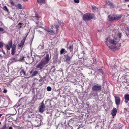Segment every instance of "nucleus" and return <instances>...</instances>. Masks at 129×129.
Segmentation results:
<instances>
[{"mask_svg": "<svg viewBox=\"0 0 129 129\" xmlns=\"http://www.w3.org/2000/svg\"><path fill=\"white\" fill-rule=\"evenodd\" d=\"M122 34L121 33H118L117 34L116 38L114 39L111 40L109 38H108L106 39L105 43L108 47L111 50L113 49V46L111 44L116 45L115 47V49H117L121 46L120 43H119L120 39L121 37Z\"/></svg>", "mask_w": 129, "mask_h": 129, "instance_id": "1", "label": "nucleus"}, {"mask_svg": "<svg viewBox=\"0 0 129 129\" xmlns=\"http://www.w3.org/2000/svg\"><path fill=\"white\" fill-rule=\"evenodd\" d=\"M122 17L121 15H117L116 14H111L108 16V18L109 21H113L118 20Z\"/></svg>", "mask_w": 129, "mask_h": 129, "instance_id": "2", "label": "nucleus"}, {"mask_svg": "<svg viewBox=\"0 0 129 129\" xmlns=\"http://www.w3.org/2000/svg\"><path fill=\"white\" fill-rule=\"evenodd\" d=\"M94 15L89 13H87L83 16V19L84 21H88L93 19L94 17Z\"/></svg>", "mask_w": 129, "mask_h": 129, "instance_id": "3", "label": "nucleus"}, {"mask_svg": "<svg viewBox=\"0 0 129 129\" xmlns=\"http://www.w3.org/2000/svg\"><path fill=\"white\" fill-rule=\"evenodd\" d=\"M42 121L41 118L36 117L35 120L34 122L35 126L37 127L41 125Z\"/></svg>", "mask_w": 129, "mask_h": 129, "instance_id": "4", "label": "nucleus"}, {"mask_svg": "<svg viewBox=\"0 0 129 129\" xmlns=\"http://www.w3.org/2000/svg\"><path fill=\"white\" fill-rule=\"evenodd\" d=\"M73 55H72L71 56L69 55L68 54L65 55L63 58V60L64 61L68 63H70L71 59L72 58Z\"/></svg>", "mask_w": 129, "mask_h": 129, "instance_id": "5", "label": "nucleus"}, {"mask_svg": "<svg viewBox=\"0 0 129 129\" xmlns=\"http://www.w3.org/2000/svg\"><path fill=\"white\" fill-rule=\"evenodd\" d=\"M101 86L100 84H94L92 88V90L93 91H101Z\"/></svg>", "mask_w": 129, "mask_h": 129, "instance_id": "6", "label": "nucleus"}, {"mask_svg": "<svg viewBox=\"0 0 129 129\" xmlns=\"http://www.w3.org/2000/svg\"><path fill=\"white\" fill-rule=\"evenodd\" d=\"M46 64L44 62V61L41 60V61L36 66V68H39L40 69H42Z\"/></svg>", "mask_w": 129, "mask_h": 129, "instance_id": "7", "label": "nucleus"}, {"mask_svg": "<svg viewBox=\"0 0 129 129\" xmlns=\"http://www.w3.org/2000/svg\"><path fill=\"white\" fill-rule=\"evenodd\" d=\"M41 60L44 61V62L46 64H47L49 62V61L50 60L49 55L48 53H47L46 54L45 58H43Z\"/></svg>", "mask_w": 129, "mask_h": 129, "instance_id": "8", "label": "nucleus"}, {"mask_svg": "<svg viewBox=\"0 0 129 129\" xmlns=\"http://www.w3.org/2000/svg\"><path fill=\"white\" fill-rule=\"evenodd\" d=\"M39 109V111L41 113H43L45 111V105L43 102L41 103V105L40 106Z\"/></svg>", "mask_w": 129, "mask_h": 129, "instance_id": "9", "label": "nucleus"}, {"mask_svg": "<svg viewBox=\"0 0 129 129\" xmlns=\"http://www.w3.org/2000/svg\"><path fill=\"white\" fill-rule=\"evenodd\" d=\"M28 35L27 34H26V36L22 40L20 43L18 45V46L19 47H21L23 46V45H24V42H25V40L26 39V37H27Z\"/></svg>", "mask_w": 129, "mask_h": 129, "instance_id": "10", "label": "nucleus"}, {"mask_svg": "<svg viewBox=\"0 0 129 129\" xmlns=\"http://www.w3.org/2000/svg\"><path fill=\"white\" fill-rule=\"evenodd\" d=\"M8 45L6 44L5 46L7 48V49L9 50L10 49V48H11L12 47V41H10L8 43Z\"/></svg>", "mask_w": 129, "mask_h": 129, "instance_id": "11", "label": "nucleus"}, {"mask_svg": "<svg viewBox=\"0 0 129 129\" xmlns=\"http://www.w3.org/2000/svg\"><path fill=\"white\" fill-rule=\"evenodd\" d=\"M27 60L29 64H31L34 61V58L32 57L30 58L29 57H27Z\"/></svg>", "mask_w": 129, "mask_h": 129, "instance_id": "12", "label": "nucleus"}, {"mask_svg": "<svg viewBox=\"0 0 129 129\" xmlns=\"http://www.w3.org/2000/svg\"><path fill=\"white\" fill-rule=\"evenodd\" d=\"M115 102L116 105H118L120 103V98L118 97L115 96Z\"/></svg>", "mask_w": 129, "mask_h": 129, "instance_id": "13", "label": "nucleus"}, {"mask_svg": "<svg viewBox=\"0 0 129 129\" xmlns=\"http://www.w3.org/2000/svg\"><path fill=\"white\" fill-rule=\"evenodd\" d=\"M125 99V102L127 103L128 101H129V94H125L124 97Z\"/></svg>", "mask_w": 129, "mask_h": 129, "instance_id": "14", "label": "nucleus"}, {"mask_svg": "<svg viewBox=\"0 0 129 129\" xmlns=\"http://www.w3.org/2000/svg\"><path fill=\"white\" fill-rule=\"evenodd\" d=\"M122 78H124L125 80V82H129V76L128 75H126L124 76H123Z\"/></svg>", "mask_w": 129, "mask_h": 129, "instance_id": "15", "label": "nucleus"}, {"mask_svg": "<svg viewBox=\"0 0 129 129\" xmlns=\"http://www.w3.org/2000/svg\"><path fill=\"white\" fill-rule=\"evenodd\" d=\"M117 112L116 109L115 108H114L113 110L112 111L111 114L113 116H115Z\"/></svg>", "mask_w": 129, "mask_h": 129, "instance_id": "16", "label": "nucleus"}, {"mask_svg": "<svg viewBox=\"0 0 129 129\" xmlns=\"http://www.w3.org/2000/svg\"><path fill=\"white\" fill-rule=\"evenodd\" d=\"M106 3L109 6L110 8H113L114 7V6L113 4L111 3L109 1H106Z\"/></svg>", "mask_w": 129, "mask_h": 129, "instance_id": "17", "label": "nucleus"}, {"mask_svg": "<svg viewBox=\"0 0 129 129\" xmlns=\"http://www.w3.org/2000/svg\"><path fill=\"white\" fill-rule=\"evenodd\" d=\"M17 61V59L16 58H13L10 59L9 62L10 63H12L13 62H15Z\"/></svg>", "mask_w": 129, "mask_h": 129, "instance_id": "18", "label": "nucleus"}, {"mask_svg": "<svg viewBox=\"0 0 129 129\" xmlns=\"http://www.w3.org/2000/svg\"><path fill=\"white\" fill-rule=\"evenodd\" d=\"M60 54H63L64 53H66L67 51H65V50L64 49H62L60 51Z\"/></svg>", "mask_w": 129, "mask_h": 129, "instance_id": "19", "label": "nucleus"}, {"mask_svg": "<svg viewBox=\"0 0 129 129\" xmlns=\"http://www.w3.org/2000/svg\"><path fill=\"white\" fill-rule=\"evenodd\" d=\"M46 30L49 33H54V31H53V30L51 29L50 28H47L46 29Z\"/></svg>", "mask_w": 129, "mask_h": 129, "instance_id": "20", "label": "nucleus"}, {"mask_svg": "<svg viewBox=\"0 0 129 129\" xmlns=\"http://www.w3.org/2000/svg\"><path fill=\"white\" fill-rule=\"evenodd\" d=\"M60 24V23L58 21L56 22L55 25V26L56 28H58L59 27V25Z\"/></svg>", "mask_w": 129, "mask_h": 129, "instance_id": "21", "label": "nucleus"}, {"mask_svg": "<svg viewBox=\"0 0 129 129\" xmlns=\"http://www.w3.org/2000/svg\"><path fill=\"white\" fill-rule=\"evenodd\" d=\"M20 74L21 75H23V76L25 75V73L24 70L23 69H22L21 70L20 72Z\"/></svg>", "mask_w": 129, "mask_h": 129, "instance_id": "22", "label": "nucleus"}, {"mask_svg": "<svg viewBox=\"0 0 129 129\" xmlns=\"http://www.w3.org/2000/svg\"><path fill=\"white\" fill-rule=\"evenodd\" d=\"M16 7L17 8L22 9L23 8L21 5L20 4H18V5H16Z\"/></svg>", "mask_w": 129, "mask_h": 129, "instance_id": "23", "label": "nucleus"}, {"mask_svg": "<svg viewBox=\"0 0 129 129\" xmlns=\"http://www.w3.org/2000/svg\"><path fill=\"white\" fill-rule=\"evenodd\" d=\"M16 49L12 48L11 50V54L13 55L15 53V51Z\"/></svg>", "mask_w": 129, "mask_h": 129, "instance_id": "24", "label": "nucleus"}, {"mask_svg": "<svg viewBox=\"0 0 129 129\" xmlns=\"http://www.w3.org/2000/svg\"><path fill=\"white\" fill-rule=\"evenodd\" d=\"M38 73V72L37 71H35L32 74V76H36Z\"/></svg>", "mask_w": 129, "mask_h": 129, "instance_id": "25", "label": "nucleus"}, {"mask_svg": "<svg viewBox=\"0 0 129 129\" xmlns=\"http://www.w3.org/2000/svg\"><path fill=\"white\" fill-rule=\"evenodd\" d=\"M68 48L70 49L71 52L73 50V45H70Z\"/></svg>", "mask_w": 129, "mask_h": 129, "instance_id": "26", "label": "nucleus"}, {"mask_svg": "<svg viewBox=\"0 0 129 129\" xmlns=\"http://www.w3.org/2000/svg\"><path fill=\"white\" fill-rule=\"evenodd\" d=\"M47 90L48 91H50L51 90V88L50 86H48L47 88Z\"/></svg>", "mask_w": 129, "mask_h": 129, "instance_id": "27", "label": "nucleus"}, {"mask_svg": "<svg viewBox=\"0 0 129 129\" xmlns=\"http://www.w3.org/2000/svg\"><path fill=\"white\" fill-rule=\"evenodd\" d=\"M35 116V115L34 114H33L31 115L30 116H28V117L29 118L30 117L32 118L34 117Z\"/></svg>", "mask_w": 129, "mask_h": 129, "instance_id": "28", "label": "nucleus"}, {"mask_svg": "<svg viewBox=\"0 0 129 129\" xmlns=\"http://www.w3.org/2000/svg\"><path fill=\"white\" fill-rule=\"evenodd\" d=\"M92 8L94 10H98L97 7L94 6H92Z\"/></svg>", "mask_w": 129, "mask_h": 129, "instance_id": "29", "label": "nucleus"}, {"mask_svg": "<svg viewBox=\"0 0 129 129\" xmlns=\"http://www.w3.org/2000/svg\"><path fill=\"white\" fill-rule=\"evenodd\" d=\"M38 2L39 3H42L44 2V0H37Z\"/></svg>", "mask_w": 129, "mask_h": 129, "instance_id": "30", "label": "nucleus"}, {"mask_svg": "<svg viewBox=\"0 0 129 129\" xmlns=\"http://www.w3.org/2000/svg\"><path fill=\"white\" fill-rule=\"evenodd\" d=\"M6 11H8V10L7 8V7H6V6H5L3 8Z\"/></svg>", "mask_w": 129, "mask_h": 129, "instance_id": "31", "label": "nucleus"}, {"mask_svg": "<svg viewBox=\"0 0 129 129\" xmlns=\"http://www.w3.org/2000/svg\"><path fill=\"white\" fill-rule=\"evenodd\" d=\"M74 1L75 3H79L80 2L79 0H74Z\"/></svg>", "mask_w": 129, "mask_h": 129, "instance_id": "32", "label": "nucleus"}, {"mask_svg": "<svg viewBox=\"0 0 129 129\" xmlns=\"http://www.w3.org/2000/svg\"><path fill=\"white\" fill-rule=\"evenodd\" d=\"M16 45L15 44H13L12 48L16 49Z\"/></svg>", "mask_w": 129, "mask_h": 129, "instance_id": "33", "label": "nucleus"}, {"mask_svg": "<svg viewBox=\"0 0 129 129\" xmlns=\"http://www.w3.org/2000/svg\"><path fill=\"white\" fill-rule=\"evenodd\" d=\"M3 43L2 42H0V48L2 47L3 46Z\"/></svg>", "mask_w": 129, "mask_h": 129, "instance_id": "34", "label": "nucleus"}, {"mask_svg": "<svg viewBox=\"0 0 129 129\" xmlns=\"http://www.w3.org/2000/svg\"><path fill=\"white\" fill-rule=\"evenodd\" d=\"M1 129H7L6 125L5 124Z\"/></svg>", "mask_w": 129, "mask_h": 129, "instance_id": "35", "label": "nucleus"}, {"mask_svg": "<svg viewBox=\"0 0 129 129\" xmlns=\"http://www.w3.org/2000/svg\"><path fill=\"white\" fill-rule=\"evenodd\" d=\"M101 73H102L103 72V70L102 69H99L98 70Z\"/></svg>", "mask_w": 129, "mask_h": 129, "instance_id": "36", "label": "nucleus"}, {"mask_svg": "<svg viewBox=\"0 0 129 129\" xmlns=\"http://www.w3.org/2000/svg\"><path fill=\"white\" fill-rule=\"evenodd\" d=\"M4 30V29L3 28L0 27V31H3Z\"/></svg>", "mask_w": 129, "mask_h": 129, "instance_id": "37", "label": "nucleus"}, {"mask_svg": "<svg viewBox=\"0 0 129 129\" xmlns=\"http://www.w3.org/2000/svg\"><path fill=\"white\" fill-rule=\"evenodd\" d=\"M81 54L83 55V56H84V55L85 54V52L84 51H82L81 52ZM82 57H83V56Z\"/></svg>", "mask_w": 129, "mask_h": 129, "instance_id": "38", "label": "nucleus"}, {"mask_svg": "<svg viewBox=\"0 0 129 129\" xmlns=\"http://www.w3.org/2000/svg\"><path fill=\"white\" fill-rule=\"evenodd\" d=\"M20 24V28L21 27H24V26H23V25H22V24L21 23H20L19 24Z\"/></svg>", "mask_w": 129, "mask_h": 129, "instance_id": "39", "label": "nucleus"}, {"mask_svg": "<svg viewBox=\"0 0 129 129\" xmlns=\"http://www.w3.org/2000/svg\"><path fill=\"white\" fill-rule=\"evenodd\" d=\"M7 92V91L6 90H4L3 91V92L5 93H6Z\"/></svg>", "mask_w": 129, "mask_h": 129, "instance_id": "40", "label": "nucleus"}, {"mask_svg": "<svg viewBox=\"0 0 129 129\" xmlns=\"http://www.w3.org/2000/svg\"><path fill=\"white\" fill-rule=\"evenodd\" d=\"M2 52L3 53V54L4 55H5V52L4 51V50H2Z\"/></svg>", "mask_w": 129, "mask_h": 129, "instance_id": "41", "label": "nucleus"}, {"mask_svg": "<svg viewBox=\"0 0 129 129\" xmlns=\"http://www.w3.org/2000/svg\"><path fill=\"white\" fill-rule=\"evenodd\" d=\"M11 5H14V3L13 2H12L11 3Z\"/></svg>", "mask_w": 129, "mask_h": 129, "instance_id": "42", "label": "nucleus"}, {"mask_svg": "<svg viewBox=\"0 0 129 129\" xmlns=\"http://www.w3.org/2000/svg\"><path fill=\"white\" fill-rule=\"evenodd\" d=\"M41 47L42 48V49H43L44 48V46L43 45H42L41 46Z\"/></svg>", "mask_w": 129, "mask_h": 129, "instance_id": "43", "label": "nucleus"}, {"mask_svg": "<svg viewBox=\"0 0 129 129\" xmlns=\"http://www.w3.org/2000/svg\"><path fill=\"white\" fill-rule=\"evenodd\" d=\"M42 79H40L39 80V81L40 82H41L42 81Z\"/></svg>", "mask_w": 129, "mask_h": 129, "instance_id": "44", "label": "nucleus"}, {"mask_svg": "<svg viewBox=\"0 0 129 129\" xmlns=\"http://www.w3.org/2000/svg\"><path fill=\"white\" fill-rule=\"evenodd\" d=\"M3 115L2 114H0V118L1 117V116Z\"/></svg>", "mask_w": 129, "mask_h": 129, "instance_id": "45", "label": "nucleus"}, {"mask_svg": "<svg viewBox=\"0 0 129 129\" xmlns=\"http://www.w3.org/2000/svg\"><path fill=\"white\" fill-rule=\"evenodd\" d=\"M9 129H12V128L11 127H10L9 128Z\"/></svg>", "mask_w": 129, "mask_h": 129, "instance_id": "46", "label": "nucleus"}, {"mask_svg": "<svg viewBox=\"0 0 129 129\" xmlns=\"http://www.w3.org/2000/svg\"><path fill=\"white\" fill-rule=\"evenodd\" d=\"M36 56H37L38 57H39L40 56L39 55H36Z\"/></svg>", "mask_w": 129, "mask_h": 129, "instance_id": "47", "label": "nucleus"}, {"mask_svg": "<svg viewBox=\"0 0 129 129\" xmlns=\"http://www.w3.org/2000/svg\"><path fill=\"white\" fill-rule=\"evenodd\" d=\"M127 29L129 31V27H128Z\"/></svg>", "mask_w": 129, "mask_h": 129, "instance_id": "48", "label": "nucleus"}, {"mask_svg": "<svg viewBox=\"0 0 129 129\" xmlns=\"http://www.w3.org/2000/svg\"><path fill=\"white\" fill-rule=\"evenodd\" d=\"M111 68H112V69H113V68H113V67H112V66H111Z\"/></svg>", "mask_w": 129, "mask_h": 129, "instance_id": "49", "label": "nucleus"}, {"mask_svg": "<svg viewBox=\"0 0 129 129\" xmlns=\"http://www.w3.org/2000/svg\"><path fill=\"white\" fill-rule=\"evenodd\" d=\"M51 27H53V25H51Z\"/></svg>", "mask_w": 129, "mask_h": 129, "instance_id": "50", "label": "nucleus"}, {"mask_svg": "<svg viewBox=\"0 0 129 129\" xmlns=\"http://www.w3.org/2000/svg\"><path fill=\"white\" fill-rule=\"evenodd\" d=\"M101 31V30H98V31L99 32H100Z\"/></svg>", "mask_w": 129, "mask_h": 129, "instance_id": "51", "label": "nucleus"}, {"mask_svg": "<svg viewBox=\"0 0 129 129\" xmlns=\"http://www.w3.org/2000/svg\"><path fill=\"white\" fill-rule=\"evenodd\" d=\"M36 17L37 18V19H38V17Z\"/></svg>", "mask_w": 129, "mask_h": 129, "instance_id": "52", "label": "nucleus"}, {"mask_svg": "<svg viewBox=\"0 0 129 129\" xmlns=\"http://www.w3.org/2000/svg\"><path fill=\"white\" fill-rule=\"evenodd\" d=\"M128 7H129V4L128 5Z\"/></svg>", "mask_w": 129, "mask_h": 129, "instance_id": "53", "label": "nucleus"}, {"mask_svg": "<svg viewBox=\"0 0 129 129\" xmlns=\"http://www.w3.org/2000/svg\"><path fill=\"white\" fill-rule=\"evenodd\" d=\"M1 55H0V57L1 56Z\"/></svg>", "mask_w": 129, "mask_h": 129, "instance_id": "54", "label": "nucleus"}]
</instances>
